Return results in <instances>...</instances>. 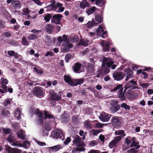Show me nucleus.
I'll use <instances>...</instances> for the list:
<instances>
[{
	"mask_svg": "<svg viewBox=\"0 0 153 153\" xmlns=\"http://www.w3.org/2000/svg\"><path fill=\"white\" fill-rule=\"evenodd\" d=\"M71 141V139L70 137H67L64 142V143L65 145H68Z\"/></svg>",
	"mask_w": 153,
	"mask_h": 153,
	"instance_id": "51",
	"label": "nucleus"
},
{
	"mask_svg": "<svg viewBox=\"0 0 153 153\" xmlns=\"http://www.w3.org/2000/svg\"><path fill=\"white\" fill-rule=\"evenodd\" d=\"M135 148H132L130 150L127 151L128 153H137L138 152V151Z\"/></svg>",
	"mask_w": 153,
	"mask_h": 153,
	"instance_id": "45",
	"label": "nucleus"
},
{
	"mask_svg": "<svg viewBox=\"0 0 153 153\" xmlns=\"http://www.w3.org/2000/svg\"><path fill=\"white\" fill-rule=\"evenodd\" d=\"M44 118H39L36 120L37 123L38 124L41 125L43 123V121Z\"/></svg>",
	"mask_w": 153,
	"mask_h": 153,
	"instance_id": "46",
	"label": "nucleus"
},
{
	"mask_svg": "<svg viewBox=\"0 0 153 153\" xmlns=\"http://www.w3.org/2000/svg\"><path fill=\"white\" fill-rule=\"evenodd\" d=\"M54 29V27L50 24H48L45 27V30L48 33H51Z\"/></svg>",
	"mask_w": 153,
	"mask_h": 153,
	"instance_id": "23",
	"label": "nucleus"
},
{
	"mask_svg": "<svg viewBox=\"0 0 153 153\" xmlns=\"http://www.w3.org/2000/svg\"><path fill=\"white\" fill-rule=\"evenodd\" d=\"M103 10H97L95 13V19L99 23L103 21Z\"/></svg>",
	"mask_w": 153,
	"mask_h": 153,
	"instance_id": "11",
	"label": "nucleus"
},
{
	"mask_svg": "<svg viewBox=\"0 0 153 153\" xmlns=\"http://www.w3.org/2000/svg\"><path fill=\"white\" fill-rule=\"evenodd\" d=\"M5 25V22L1 20H0V28H3Z\"/></svg>",
	"mask_w": 153,
	"mask_h": 153,
	"instance_id": "60",
	"label": "nucleus"
},
{
	"mask_svg": "<svg viewBox=\"0 0 153 153\" xmlns=\"http://www.w3.org/2000/svg\"><path fill=\"white\" fill-rule=\"evenodd\" d=\"M137 85V81H134L133 79L129 81L125 86L124 93H126V90L128 88L134 89L138 88Z\"/></svg>",
	"mask_w": 153,
	"mask_h": 153,
	"instance_id": "5",
	"label": "nucleus"
},
{
	"mask_svg": "<svg viewBox=\"0 0 153 153\" xmlns=\"http://www.w3.org/2000/svg\"><path fill=\"white\" fill-rule=\"evenodd\" d=\"M21 112L19 108H17L16 110V114H18V115L17 117V119H19L20 117L21 116Z\"/></svg>",
	"mask_w": 153,
	"mask_h": 153,
	"instance_id": "50",
	"label": "nucleus"
},
{
	"mask_svg": "<svg viewBox=\"0 0 153 153\" xmlns=\"http://www.w3.org/2000/svg\"><path fill=\"white\" fill-rule=\"evenodd\" d=\"M62 45L64 46L62 48L63 51L67 52L70 51V49L73 47V45L72 43L68 42L64 43Z\"/></svg>",
	"mask_w": 153,
	"mask_h": 153,
	"instance_id": "14",
	"label": "nucleus"
},
{
	"mask_svg": "<svg viewBox=\"0 0 153 153\" xmlns=\"http://www.w3.org/2000/svg\"><path fill=\"white\" fill-rule=\"evenodd\" d=\"M77 150L78 152H84L85 150V149L83 147H77Z\"/></svg>",
	"mask_w": 153,
	"mask_h": 153,
	"instance_id": "63",
	"label": "nucleus"
},
{
	"mask_svg": "<svg viewBox=\"0 0 153 153\" xmlns=\"http://www.w3.org/2000/svg\"><path fill=\"white\" fill-rule=\"evenodd\" d=\"M79 44L80 45H84V46H87V45L86 44L85 42V41L83 39H81L79 43Z\"/></svg>",
	"mask_w": 153,
	"mask_h": 153,
	"instance_id": "61",
	"label": "nucleus"
},
{
	"mask_svg": "<svg viewBox=\"0 0 153 153\" xmlns=\"http://www.w3.org/2000/svg\"><path fill=\"white\" fill-rule=\"evenodd\" d=\"M102 131V130L92 129L90 131V134L91 135L97 136L98 134Z\"/></svg>",
	"mask_w": 153,
	"mask_h": 153,
	"instance_id": "28",
	"label": "nucleus"
},
{
	"mask_svg": "<svg viewBox=\"0 0 153 153\" xmlns=\"http://www.w3.org/2000/svg\"><path fill=\"white\" fill-rule=\"evenodd\" d=\"M22 151L20 149L15 148H11L9 151V153H21Z\"/></svg>",
	"mask_w": 153,
	"mask_h": 153,
	"instance_id": "35",
	"label": "nucleus"
},
{
	"mask_svg": "<svg viewBox=\"0 0 153 153\" xmlns=\"http://www.w3.org/2000/svg\"><path fill=\"white\" fill-rule=\"evenodd\" d=\"M72 123L74 124H76L78 122L77 116L74 115L72 117Z\"/></svg>",
	"mask_w": 153,
	"mask_h": 153,
	"instance_id": "41",
	"label": "nucleus"
},
{
	"mask_svg": "<svg viewBox=\"0 0 153 153\" xmlns=\"http://www.w3.org/2000/svg\"><path fill=\"white\" fill-rule=\"evenodd\" d=\"M7 54L10 56H13L15 59H19L21 55L15 52L14 51H7Z\"/></svg>",
	"mask_w": 153,
	"mask_h": 153,
	"instance_id": "22",
	"label": "nucleus"
},
{
	"mask_svg": "<svg viewBox=\"0 0 153 153\" xmlns=\"http://www.w3.org/2000/svg\"><path fill=\"white\" fill-rule=\"evenodd\" d=\"M54 55V53L50 51H48L45 55V56L47 57L50 56L51 57L53 56Z\"/></svg>",
	"mask_w": 153,
	"mask_h": 153,
	"instance_id": "47",
	"label": "nucleus"
},
{
	"mask_svg": "<svg viewBox=\"0 0 153 153\" xmlns=\"http://www.w3.org/2000/svg\"><path fill=\"white\" fill-rule=\"evenodd\" d=\"M120 108V106L119 104H114L112 105L111 110L112 112L115 113L118 111Z\"/></svg>",
	"mask_w": 153,
	"mask_h": 153,
	"instance_id": "24",
	"label": "nucleus"
},
{
	"mask_svg": "<svg viewBox=\"0 0 153 153\" xmlns=\"http://www.w3.org/2000/svg\"><path fill=\"white\" fill-rule=\"evenodd\" d=\"M2 84H7L8 83V81L6 79H4L3 78H1Z\"/></svg>",
	"mask_w": 153,
	"mask_h": 153,
	"instance_id": "53",
	"label": "nucleus"
},
{
	"mask_svg": "<svg viewBox=\"0 0 153 153\" xmlns=\"http://www.w3.org/2000/svg\"><path fill=\"white\" fill-rule=\"evenodd\" d=\"M110 117V115L104 113L103 114H100V119L103 122H107L109 121Z\"/></svg>",
	"mask_w": 153,
	"mask_h": 153,
	"instance_id": "19",
	"label": "nucleus"
},
{
	"mask_svg": "<svg viewBox=\"0 0 153 153\" xmlns=\"http://www.w3.org/2000/svg\"><path fill=\"white\" fill-rule=\"evenodd\" d=\"M51 16L50 14H47L44 17V19L46 22H48L51 18Z\"/></svg>",
	"mask_w": 153,
	"mask_h": 153,
	"instance_id": "40",
	"label": "nucleus"
},
{
	"mask_svg": "<svg viewBox=\"0 0 153 153\" xmlns=\"http://www.w3.org/2000/svg\"><path fill=\"white\" fill-rule=\"evenodd\" d=\"M102 46L104 51L106 52L109 50L110 45L108 43H103Z\"/></svg>",
	"mask_w": 153,
	"mask_h": 153,
	"instance_id": "36",
	"label": "nucleus"
},
{
	"mask_svg": "<svg viewBox=\"0 0 153 153\" xmlns=\"http://www.w3.org/2000/svg\"><path fill=\"white\" fill-rule=\"evenodd\" d=\"M101 36L102 38H105L107 36V31H104L103 30V32L102 33L101 35Z\"/></svg>",
	"mask_w": 153,
	"mask_h": 153,
	"instance_id": "56",
	"label": "nucleus"
},
{
	"mask_svg": "<svg viewBox=\"0 0 153 153\" xmlns=\"http://www.w3.org/2000/svg\"><path fill=\"white\" fill-rule=\"evenodd\" d=\"M71 57V55L68 54H66L65 57V62H68Z\"/></svg>",
	"mask_w": 153,
	"mask_h": 153,
	"instance_id": "52",
	"label": "nucleus"
},
{
	"mask_svg": "<svg viewBox=\"0 0 153 153\" xmlns=\"http://www.w3.org/2000/svg\"><path fill=\"white\" fill-rule=\"evenodd\" d=\"M124 72L127 74L126 78L125 79L126 81H127L128 79L133 77V71L129 68H127L125 69Z\"/></svg>",
	"mask_w": 153,
	"mask_h": 153,
	"instance_id": "20",
	"label": "nucleus"
},
{
	"mask_svg": "<svg viewBox=\"0 0 153 153\" xmlns=\"http://www.w3.org/2000/svg\"><path fill=\"white\" fill-rule=\"evenodd\" d=\"M33 69L34 71L37 74L40 75L43 74V71L41 70H39L36 67H34Z\"/></svg>",
	"mask_w": 153,
	"mask_h": 153,
	"instance_id": "43",
	"label": "nucleus"
},
{
	"mask_svg": "<svg viewBox=\"0 0 153 153\" xmlns=\"http://www.w3.org/2000/svg\"><path fill=\"white\" fill-rule=\"evenodd\" d=\"M63 17L61 14H58L54 15L52 17L51 21L56 24H60L62 18Z\"/></svg>",
	"mask_w": 153,
	"mask_h": 153,
	"instance_id": "10",
	"label": "nucleus"
},
{
	"mask_svg": "<svg viewBox=\"0 0 153 153\" xmlns=\"http://www.w3.org/2000/svg\"><path fill=\"white\" fill-rule=\"evenodd\" d=\"M82 66V64L79 62H77L74 65L72 66L74 71L76 73H79Z\"/></svg>",
	"mask_w": 153,
	"mask_h": 153,
	"instance_id": "18",
	"label": "nucleus"
},
{
	"mask_svg": "<svg viewBox=\"0 0 153 153\" xmlns=\"http://www.w3.org/2000/svg\"><path fill=\"white\" fill-rule=\"evenodd\" d=\"M62 4L60 3H57L56 5L54 4L48 5L47 7L48 9L51 8V10L57 9L58 10H64V8L62 7Z\"/></svg>",
	"mask_w": 153,
	"mask_h": 153,
	"instance_id": "16",
	"label": "nucleus"
},
{
	"mask_svg": "<svg viewBox=\"0 0 153 153\" xmlns=\"http://www.w3.org/2000/svg\"><path fill=\"white\" fill-rule=\"evenodd\" d=\"M124 131L123 130H119L118 131H116L115 133L117 135H121L123 134V135H124L125 134H124Z\"/></svg>",
	"mask_w": 153,
	"mask_h": 153,
	"instance_id": "57",
	"label": "nucleus"
},
{
	"mask_svg": "<svg viewBox=\"0 0 153 153\" xmlns=\"http://www.w3.org/2000/svg\"><path fill=\"white\" fill-rule=\"evenodd\" d=\"M73 143L78 147H84L86 146V144L84 141H82L81 138L77 135L73 141Z\"/></svg>",
	"mask_w": 153,
	"mask_h": 153,
	"instance_id": "6",
	"label": "nucleus"
},
{
	"mask_svg": "<svg viewBox=\"0 0 153 153\" xmlns=\"http://www.w3.org/2000/svg\"><path fill=\"white\" fill-rule=\"evenodd\" d=\"M61 120L62 123H67L69 120L68 114H63L61 116Z\"/></svg>",
	"mask_w": 153,
	"mask_h": 153,
	"instance_id": "27",
	"label": "nucleus"
},
{
	"mask_svg": "<svg viewBox=\"0 0 153 153\" xmlns=\"http://www.w3.org/2000/svg\"><path fill=\"white\" fill-rule=\"evenodd\" d=\"M102 70L104 74H106L109 72V69L107 68H103Z\"/></svg>",
	"mask_w": 153,
	"mask_h": 153,
	"instance_id": "59",
	"label": "nucleus"
},
{
	"mask_svg": "<svg viewBox=\"0 0 153 153\" xmlns=\"http://www.w3.org/2000/svg\"><path fill=\"white\" fill-rule=\"evenodd\" d=\"M103 27L100 25L98 27L97 29V34L99 35H101L102 34V33L103 31Z\"/></svg>",
	"mask_w": 153,
	"mask_h": 153,
	"instance_id": "38",
	"label": "nucleus"
},
{
	"mask_svg": "<svg viewBox=\"0 0 153 153\" xmlns=\"http://www.w3.org/2000/svg\"><path fill=\"white\" fill-rule=\"evenodd\" d=\"M42 31L41 30H36L33 29L31 30V32L34 33H36L40 32Z\"/></svg>",
	"mask_w": 153,
	"mask_h": 153,
	"instance_id": "62",
	"label": "nucleus"
},
{
	"mask_svg": "<svg viewBox=\"0 0 153 153\" xmlns=\"http://www.w3.org/2000/svg\"><path fill=\"white\" fill-rule=\"evenodd\" d=\"M97 24V23L95 22L94 20H93L91 21H88L86 24V25L88 28H91L96 26Z\"/></svg>",
	"mask_w": 153,
	"mask_h": 153,
	"instance_id": "30",
	"label": "nucleus"
},
{
	"mask_svg": "<svg viewBox=\"0 0 153 153\" xmlns=\"http://www.w3.org/2000/svg\"><path fill=\"white\" fill-rule=\"evenodd\" d=\"M7 140L10 143H12L14 141V140L13 137L11 135H10L7 137Z\"/></svg>",
	"mask_w": 153,
	"mask_h": 153,
	"instance_id": "48",
	"label": "nucleus"
},
{
	"mask_svg": "<svg viewBox=\"0 0 153 153\" xmlns=\"http://www.w3.org/2000/svg\"><path fill=\"white\" fill-rule=\"evenodd\" d=\"M30 10H22V12L20 13L18 10H13L14 13L16 15H25L28 16L30 18L31 16L29 15Z\"/></svg>",
	"mask_w": 153,
	"mask_h": 153,
	"instance_id": "21",
	"label": "nucleus"
},
{
	"mask_svg": "<svg viewBox=\"0 0 153 153\" xmlns=\"http://www.w3.org/2000/svg\"><path fill=\"white\" fill-rule=\"evenodd\" d=\"M111 123L113 126L116 128H118L121 125V121L118 117H113L111 119Z\"/></svg>",
	"mask_w": 153,
	"mask_h": 153,
	"instance_id": "8",
	"label": "nucleus"
},
{
	"mask_svg": "<svg viewBox=\"0 0 153 153\" xmlns=\"http://www.w3.org/2000/svg\"><path fill=\"white\" fill-rule=\"evenodd\" d=\"M62 41L65 42H69L68 39L67 38V37L65 34H64L62 36Z\"/></svg>",
	"mask_w": 153,
	"mask_h": 153,
	"instance_id": "64",
	"label": "nucleus"
},
{
	"mask_svg": "<svg viewBox=\"0 0 153 153\" xmlns=\"http://www.w3.org/2000/svg\"><path fill=\"white\" fill-rule=\"evenodd\" d=\"M2 130L3 132L7 134H9L11 132V129L10 128H4L2 129Z\"/></svg>",
	"mask_w": 153,
	"mask_h": 153,
	"instance_id": "54",
	"label": "nucleus"
},
{
	"mask_svg": "<svg viewBox=\"0 0 153 153\" xmlns=\"http://www.w3.org/2000/svg\"><path fill=\"white\" fill-rule=\"evenodd\" d=\"M123 88L122 85L121 84H119L113 89L114 91H115L119 89L117 97L120 98L121 101L124 100L125 99V97L124 96L125 93H124V92L123 93Z\"/></svg>",
	"mask_w": 153,
	"mask_h": 153,
	"instance_id": "3",
	"label": "nucleus"
},
{
	"mask_svg": "<svg viewBox=\"0 0 153 153\" xmlns=\"http://www.w3.org/2000/svg\"><path fill=\"white\" fill-rule=\"evenodd\" d=\"M125 76V74L121 71H118L113 74V76L114 79L118 81L122 80Z\"/></svg>",
	"mask_w": 153,
	"mask_h": 153,
	"instance_id": "12",
	"label": "nucleus"
},
{
	"mask_svg": "<svg viewBox=\"0 0 153 153\" xmlns=\"http://www.w3.org/2000/svg\"><path fill=\"white\" fill-rule=\"evenodd\" d=\"M42 88L39 86L35 87L33 90L34 94L39 97H42L44 95Z\"/></svg>",
	"mask_w": 153,
	"mask_h": 153,
	"instance_id": "9",
	"label": "nucleus"
},
{
	"mask_svg": "<svg viewBox=\"0 0 153 153\" xmlns=\"http://www.w3.org/2000/svg\"><path fill=\"white\" fill-rule=\"evenodd\" d=\"M139 143L138 142H136V141H132V143L129 146L130 147H135L136 149H138L140 147V146L139 145H138Z\"/></svg>",
	"mask_w": 153,
	"mask_h": 153,
	"instance_id": "32",
	"label": "nucleus"
},
{
	"mask_svg": "<svg viewBox=\"0 0 153 153\" xmlns=\"http://www.w3.org/2000/svg\"><path fill=\"white\" fill-rule=\"evenodd\" d=\"M34 114L36 115L39 118H43V113L38 108L34 109L33 111Z\"/></svg>",
	"mask_w": 153,
	"mask_h": 153,
	"instance_id": "25",
	"label": "nucleus"
},
{
	"mask_svg": "<svg viewBox=\"0 0 153 153\" xmlns=\"http://www.w3.org/2000/svg\"><path fill=\"white\" fill-rule=\"evenodd\" d=\"M86 69L87 73H93L95 71L94 65L90 63H89L86 66Z\"/></svg>",
	"mask_w": 153,
	"mask_h": 153,
	"instance_id": "17",
	"label": "nucleus"
},
{
	"mask_svg": "<svg viewBox=\"0 0 153 153\" xmlns=\"http://www.w3.org/2000/svg\"><path fill=\"white\" fill-rule=\"evenodd\" d=\"M17 134L18 137L20 139L22 140H25V137H26V136L24 133V131L22 130L18 132Z\"/></svg>",
	"mask_w": 153,
	"mask_h": 153,
	"instance_id": "26",
	"label": "nucleus"
},
{
	"mask_svg": "<svg viewBox=\"0 0 153 153\" xmlns=\"http://www.w3.org/2000/svg\"><path fill=\"white\" fill-rule=\"evenodd\" d=\"M50 96V98L51 100L59 101L61 99V95L56 93L53 90H50L49 92Z\"/></svg>",
	"mask_w": 153,
	"mask_h": 153,
	"instance_id": "7",
	"label": "nucleus"
},
{
	"mask_svg": "<svg viewBox=\"0 0 153 153\" xmlns=\"http://www.w3.org/2000/svg\"><path fill=\"white\" fill-rule=\"evenodd\" d=\"M13 5H15L16 7H20L21 5L19 1H15V0H14Z\"/></svg>",
	"mask_w": 153,
	"mask_h": 153,
	"instance_id": "49",
	"label": "nucleus"
},
{
	"mask_svg": "<svg viewBox=\"0 0 153 153\" xmlns=\"http://www.w3.org/2000/svg\"><path fill=\"white\" fill-rule=\"evenodd\" d=\"M51 135L52 137L54 138L60 139L63 140L64 138V136L62 131L59 129H56L53 131Z\"/></svg>",
	"mask_w": 153,
	"mask_h": 153,
	"instance_id": "4",
	"label": "nucleus"
},
{
	"mask_svg": "<svg viewBox=\"0 0 153 153\" xmlns=\"http://www.w3.org/2000/svg\"><path fill=\"white\" fill-rule=\"evenodd\" d=\"M22 44L24 45H28L29 44L25 37H23L22 38Z\"/></svg>",
	"mask_w": 153,
	"mask_h": 153,
	"instance_id": "44",
	"label": "nucleus"
},
{
	"mask_svg": "<svg viewBox=\"0 0 153 153\" xmlns=\"http://www.w3.org/2000/svg\"><path fill=\"white\" fill-rule=\"evenodd\" d=\"M62 148V147L60 145H57L50 147V149L51 151L56 152Z\"/></svg>",
	"mask_w": 153,
	"mask_h": 153,
	"instance_id": "31",
	"label": "nucleus"
},
{
	"mask_svg": "<svg viewBox=\"0 0 153 153\" xmlns=\"http://www.w3.org/2000/svg\"><path fill=\"white\" fill-rule=\"evenodd\" d=\"M37 38L36 34H31L28 36V38L30 40H33Z\"/></svg>",
	"mask_w": 153,
	"mask_h": 153,
	"instance_id": "39",
	"label": "nucleus"
},
{
	"mask_svg": "<svg viewBox=\"0 0 153 153\" xmlns=\"http://www.w3.org/2000/svg\"><path fill=\"white\" fill-rule=\"evenodd\" d=\"M10 115V112L9 111L7 110L6 108L2 110L1 115L2 116H9Z\"/></svg>",
	"mask_w": 153,
	"mask_h": 153,
	"instance_id": "33",
	"label": "nucleus"
},
{
	"mask_svg": "<svg viewBox=\"0 0 153 153\" xmlns=\"http://www.w3.org/2000/svg\"><path fill=\"white\" fill-rule=\"evenodd\" d=\"M43 112L44 113V118L45 119H51L53 122L55 121V117L53 115L51 114L50 111H44Z\"/></svg>",
	"mask_w": 153,
	"mask_h": 153,
	"instance_id": "15",
	"label": "nucleus"
},
{
	"mask_svg": "<svg viewBox=\"0 0 153 153\" xmlns=\"http://www.w3.org/2000/svg\"><path fill=\"white\" fill-rule=\"evenodd\" d=\"M103 127V125L99 122L96 123L95 125V127L96 128H102Z\"/></svg>",
	"mask_w": 153,
	"mask_h": 153,
	"instance_id": "55",
	"label": "nucleus"
},
{
	"mask_svg": "<svg viewBox=\"0 0 153 153\" xmlns=\"http://www.w3.org/2000/svg\"><path fill=\"white\" fill-rule=\"evenodd\" d=\"M64 80L72 87L77 86L82 84L85 81L84 78L74 79L71 78L70 75H65L63 76Z\"/></svg>",
	"mask_w": 153,
	"mask_h": 153,
	"instance_id": "1",
	"label": "nucleus"
},
{
	"mask_svg": "<svg viewBox=\"0 0 153 153\" xmlns=\"http://www.w3.org/2000/svg\"><path fill=\"white\" fill-rule=\"evenodd\" d=\"M138 94L131 90L128 91L126 93V96L127 99L133 100L138 96Z\"/></svg>",
	"mask_w": 153,
	"mask_h": 153,
	"instance_id": "13",
	"label": "nucleus"
},
{
	"mask_svg": "<svg viewBox=\"0 0 153 153\" xmlns=\"http://www.w3.org/2000/svg\"><path fill=\"white\" fill-rule=\"evenodd\" d=\"M126 136L124 134L123 135H120L115 137L113 140H111L108 144V146L110 149L116 148L118 146V143L122 139L123 137Z\"/></svg>",
	"mask_w": 153,
	"mask_h": 153,
	"instance_id": "2",
	"label": "nucleus"
},
{
	"mask_svg": "<svg viewBox=\"0 0 153 153\" xmlns=\"http://www.w3.org/2000/svg\"><path fill=\"white\" fill-rule=\"evenodd\" d=\"M88 153H100V152L97 150L91 149L89 151Z\"/></svg>",
	"mask_w": 153,
	"mask_h": 153,
	"instance_id": "58",
	"label": "nucleus"
},
{
	"mask_svg": "<svg viewBox=\"0 0 153 153\" xmlns=\"http://www.w3.org/2000/svg\"><path fill=\"white\" fill-rule=\"evenodd\" d=\"M121 108H124L126 110L129 111L130 109L129 105H128L126 103H122L120 106Z\"/></svg>",
	"mask_w": 153,
	"mask_h": 153,
	"instance_id": "37",
	"label": "nucleus"
},
{
	"mask_svg": "<svg viewBox=\"0 0 153 153\" xmlns=\"http://www.w3.org/2000/svg\"><path fill=\"white\" fill-rule=\"evenodd\" d=\"M80 6L82 8L84 9L85 7L89 6V4L86 1L83 0L80 3Z\"/></svg>",
	"mask_w": 153,
	"mask_h": 153,
	"instance_id": "34",
	"label": "nucleus"
},
{
	"mask_svg": "<svg viewBox=\"0 0 153 153\" xmlns=\"http://www.w3.org/2000/svg\"><path fill=\"white\" fill-rule=\"evenodd\" d=\"M84 125L85 127H86L88 129L90 130L92 128L91 124L90 121L86 120L84 122Z\"/></svg>",
	"mask_w": 153,
	"mask_h": 153,
	"instance_id": "29",
	"label": "nucleus"
},
{
	"mask_svg": "<svg viewBox=\"0 0 153 153\" xmlns=\"http://www.w3.org/2000/svg\"><path fill=\"white\" fill-rule=\"evenodd\" d=\"M95 3L96 5L100 7L103 5L104 3L102 0H96Z\"/></svg>",
	"mask_w": 153,
	"mask_h": 153,
	"instance_id": "42",
	"label": "nucleus"
}]
</instances>
